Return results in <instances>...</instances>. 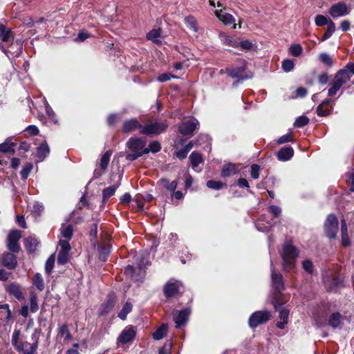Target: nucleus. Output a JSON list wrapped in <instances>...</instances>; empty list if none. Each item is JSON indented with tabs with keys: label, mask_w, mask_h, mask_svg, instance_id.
Returning <instances> with one entry per match:
<instances>
[{
	"label": "nucleus",
	"mask_w": 354,
	"mask_h": 354,
	"mask_svg": "<svg viewBox=\"0 0 354 354\" xmlns=\"http://www.w3.org/2000/svg\"><path fill=\"white\" fill-rule=\"evenodd\" d=\"M302 268L308 274H313L314 273V265L311 260L305 259L301 262Z\"/></svg>",
	"instance_id": "nucleus-49"
},
{
	"label": "nucleus",
	"mask_w": 354,
	"mask_h": 354,
	"mask_svg": "<svg viewBox=\"0 0 354 354\" xmlns=\"http://www.w3.org/2000/svg\"><path fill=\"white\" fill-rule=\"evenodd\" d=\"M294 156V149L292 147H282L277 154V158L281 161H288Z\"/></svg>",
	"instance_id": "nucleus-23"
},
{
	"label": "nucleus",
	"mask_w": 354,
	"mask_h": 354,
	"mask_svg": "<svg viewBox=\"0 0 354 354\" xmlns=\"http://www.w3.org/2000/svg\"><path fill=\"white\" fill-rule=\"evenodd\" d=\"M126 147L130 152L125 153V158L133 162L145 155L146 142L139 137H131L126 142Z\"/></svg>",
	"instance_id": "nucleus-2"
},
{
	"label": "nucleus",
	"mask_w": 354,
	"mask_h": 354,
	"mask_svg": "<svg viewBox=\"0 0 354 354\" xmlns=\"http://www.w3.org/2000/svg\"><path fill=\"white\" fill-rule=\"evenodd\" d=\"M341 236H342V245L347 248L351 245V241L348 233L347 223L345 219L341 220Z\"/></svg>",
	"instance_id": "nucleus-25"
},
{
	"label": "nucleus",
	"mask_w": 354,
	"mask_h": 354,
	"mask_svg": "<svg viewBox=\"0 0 354 354\" xmlns=\"http://www.w3.org/2000/svg\"><path fill=\"white\" fill-rule=\"evenodd\" d=\"M349 13L350 9L344 2H339L333 4L328 10V14L335 19L344 17Z\"/></svg>",
	"instance_id": "nucleus-13"
},
{
	"label": "nucleus",
	"mask_w": 354,
	"mask_h": 354,
	"mask_svg": "<svg viewBox=\"0 0 354 354\" xmlns=\"http://www.w3.org/2000/svg\"><path fill=\"white\" fill-rule=\"evenodd\" d=\"M189 160L193 169L197 167L203 161L201 153L196 151L192 152Z\"/></svg>",
	"instance_id": "nucleus-33"
},
{
	"label": "nucleus",
	"mask_w": 354,
	"mask_h": 354,
	"mask_svg": "<svg viewBox=\"0 0 354 354\" xmlns=\"http://www.w3.org/2000/svg\"><path fill=\"white\" fill-rule=\"evenodd\" d=\"M69 252L59 251L57 255V263L65 265L69 261Z\"/></svg>",
	"instance_id": "nucleus-50"
},
{
	"label": "nucleus",
	"mask_w": 354,
	"mask_h": 354,
	"mask_svg": "<svg viewBox=\"0 0 354 354\" xmlns=\"http://www.w3.org/2000/svg\"><path fill=\"white\" fill-rule=\"evenodd\" d=\"M246 68L247 62L245 60H243V64L241 66H230L225 68V73L231 78L237 79L236 82H240L251 79L253 76L251 72L246 73Z\"/></svg>",
	"instance_id": "nucleus-4"
},
{
	"label": "nucleus",
	"mask_w": 354,
	"mask_h": 354,
	"mask_svg": "<svg viewBox=\"0 0 354 354\" xmlns=\"http://www.w3.org/2000/svg\"><path fill=\"white\" fill-rule=\"evenodd\" d=\"M208 188L214 190H221L227 187V184L219 180H209L206 183Z\"/></svg>",
	"instance_id": "nucleus-37"
},
{
	"label": "nucleus",
	"mask_w": 354,
	"mask_h": 354,
	"mask_svg": "<svg viewBox=\"0 0 354 354\" xmlns=\"http://www.w3.org/2000/svg\"><path fill=\"white\" fill-rule=\"evenodd\" d=\"M309 118L306 115H301L298 117L295 123L294 126L297 128H301L307 125L309 123Z\"/></svg>",
	"instance_id": "nucleus-51"
},
{
	"label": "nucleus",
	"mask_w": 354,
	"mask_h": 354,
	"mask_svg": "<svg viewBox=\"0 0 354 354\" xmlns=\"http://www.w3.org/2000/svg\"><path fill=\"white\" fill-rule=\"evenodd\" d=\"M6 290L9 295L14 296L17 300L22 301L24 299V294L19 284L11 283L7 286Z\"/></svg>",
	"instance_id": "nucleus-22"
},
{
	"label": "nucleus",
	"mask_w": 354,
	"mask_h": 354,
	"mask_svg": "<svg viewBox=\"0 0 354 354\" xmlns=\"http://www.w3.org/2000/svg\"><path fill=\"white\" fill-rule=\"evenodd\" d=\"M16 145V143L12 142H8L7 140L4 142L0 144V153H15V150L14 147Z\"/></svg>",
	"instance_id": "nucleus-38"
},
{
	"label": "nucleus",
	"mask_w": 354,
	"mask_h": 354,
	"mask_svg": "<svg viewBox=\"0 0 354 354\" xmlns=\"http://www.w3.org/2000/svg\"><path fill=\"white\" fill-rule=\"evenodd\" d=\"M116 301V296L114 292H109L106 300L102 303L98 310L99 316H105L109 314L113 308Z\"/></svg>",
	"instance_id": "nucleus-12"
},
{
	"label": "nucleus",
	"mask_w": 354,
	"mask_h": 354,
	"mask_svg": "<svg viewBox=\"0 0 354 354\" xmlns=\"http://www.w3.org/2000/svg\"><path fill=\"white\" fill-rule=\"evenodd\" d=\"M38 309L37 297L36 295H31L30 299V310L32 313H35Z\"/></svg>",
	"instance_id": "nucleus-63"
},
{
	"label": "nucleus",
	"mask_w": 354,
	"mask_h": 354,
	"mask_svg": "<svg viewBox=\"0 0 354 354\" xmlns=\"http://www.w3.org/2000/svg\"><path fill=\"white\" fill-rule=\"evenodd\" d=\"M167 325L165 324H162L160 327H158L155 332L153 333V338L155 340H160L162 339L167 334Z\"/></svg>",
	"instance_id": "nucleus-34"
},
{
	"label": "nucleus",
	"mask_w": 354,
	"mask_h": 354,
	"mask_svg": "<svg viewBox=\"0 0 354 354\" xmlns=\"http://www.w3.org/2000/svg\"><path fill=\"white\" fill-rule=\"evenodd\" d=\"M335 31V24L331 20L330 22L327 24V29L324 35L321 38L320 41H324L325 40H327L329 39L334 32Z\"/></svg>",
	"instance_id": "nucleus-44"
},
{
	"label": "nucleus",
	"mask_w": 354,
	"mask_h": 354,
	"mask_svg": "<svg viewBox=\"0 0 354 354\" xmlns=\"http://www.w3.org/2000/svg\"><path fill=\"white\" fill-rule=\"evenodd\" d=\"M253 44L248 39L240 41L239 40L238 48L240 47L241 49L245 50H250L252 48Z\"/></svg>",
	"instance_id": "nucleus-62"
},
{
	"label": "nucleus",
	"mask_w": 354,
	"mask_h": 354,
	"mask_svg": "<svg viewBox=\"0 0 354 354\" xmlns=\"http://www.w3.org/2000/svg\"><path fill=\"white\" fill-rule=\"evenodd\" d=\"M161 181L163 183L164 187L171 193L176 191L178 184L177 180H174L171 182H169V180L167 178H162Z\"/></svg>",
	"instance_id": "nucleus-46"
},
{
	"label": "nucleus",
	"mask_w": 354,
	"mask_h": 354,
	"mask_svg": "<svg viewBox=\"0 0 354 354\" xmlns=\"http://www.w3.org/2000/svg\"><path fill=\"white\" fill-rule=\"evenodd\" d=\"M50 148L46 141L42 142L37 148V157L40 160L42 161L44 158L49 154Z\"/></svg>",
	"instance_id": "nucleus-28"
},
{
	"label": "nucleus",
	"mask_w": 354,
	"mask_h": 354,
	"mask_svg": "<svg viewBox=\"0 0 354 354\" xmlns=\"http://www.w3.org/2000/svg\"><path fill=\"white\" fill-rule=\"evenodd\" d=\"M271 281L274 291H283L285 290L283 275L280 272H277L274 268L272 270Z\"/></svg>",
	"instance_id": "nucleus-18"
},
{
	"label": "nucleus",
	"mask_w": 354,
	"mask_h": 354,
	"mask_svg": "<svg viewBox=\"0 0 354 354\" xmlns=\"http://www.w3.org/2000/svg\"><path fill=\"white\" fill-rule=\"evenodd\" d=\"M342 315L339 312L333 313L328 319V324L333 328L338 327L341 322Z\"/></svg>",
	"instance_id": "nucleus-36"
},
{
	"label": "nucleus",
	"mask_w": 354,
	"mask_h": 354,
	"mask_svg": "<svg viewBox=\"0 0 354 354\" xmlns=\"http://www.w3.org/2000/svg\"><path fill=\"white\" fill-rule=\"evenodd\" d=\"M13 38V32L11 29H8L2 24H0V39L3 42L10 41Z\"/></svg>",
	"instance_id": "nucleus-30"
},
{
	"label": "nucleus",
	"mask_w": 354,
	"mask_h": 354,
	"mask_svg": "<svg viewBox=\"0 0 354 354\" xmlns=\"http://www.w3.org/2000/svg\"><path fill=\"white\" fill-rule=\"evenodd\" d=\"M319 60L325 66L330 68L333 66L334 62L331 56L326 53H322L319 55Z\"/></svg>",
	"instance_id": "nucleus-43"
},
{
	"label": "nucleus",
	"mask_w": 354,
	"mask_h": 354,
	"mask_svg": "<svg viewBox=\"0 0 354 354\" xmlns=\"http://www.w3.org/2000/svg\"><path fill=\"white\" fill-rule=\"evenodd\" d=\"M58 335L60 337H64L65 340L70 341L72 339V335L68 329V325L66 324H62L59 328Z\"/></svg>",
	"instance_id": "nucleus-40"
},
{
	"label": "nucleus",
	"mask_w": 354,
	"mask_h": 354,
	"mask_svg": "<svg viewBox=\"0 0 354 354\" xmlns=\"http://www.w3.org/2000/svg\"><path fill=\"white\" fill-rule=\"evenodd\" d=\"M32 283L39 291L44 290V282L43 277L40 273H36L32 279Z\"/></svg>",
	"instance_id": "nucleus-41"
},
{
	"label": "nucleus",
	"mask_w": 354,
	"mask_h": 354,
	"mask_svg": "<svg viewBox=\"0 0 354 354\" xmlns=\"http://www.w3.org/2000/svg\"><path fill=\"white\" fill-rule=\"evenodd\" d=\"M184 22L189 29L193 30L194 32H198V27L196 18L192 15H189L184 19Z\"/></svg>",
	"instance_id": "nucleus-32"
},
{
	"label": "nucleus",
	"mask_w": 354,
	"mask_h": 354,
	"mask_svg": "<svg viewBox=\"0 0 354 354\" xmlns=\"http://www.w3.org/2000/svg\"><path fill=\"white\" fill-rule=\"evenodd\" d=\"M330 21H331L330 19L322 15H317L315 19V23L317 26H323L327 25Z\"/></svg>",
	"instance_id": "nucleus-52"
},
{
	"label": "nucleus",
	"mask_w": 354,
	"mask_h": 354,
	"mask_svg": "<svg viewBox=\"0 0 354 354\" xmlns=\"http://www.w3.org/2000/svg\"><path fill=\"white\" fill-rule=\"evenodd\" d=\"M294 142L292 132H289L287 134L279 137L277 140V143L279 145H282V144H284L286 142Z\"/></svg>",
	"instance_id": "nucleus-54"
},
{
	"label": "nucleus",
	"mask_w": 354,
	"mask_h": 354,
	"mask_svg": "<svg viewBox=\"0 0 354 354\" xmlns=\"http://www.w3.org/2000/svg\"><path fill=\"white\" fill-rule=\"evenodd\" d=\"M90 241L91 244L95 245L97 237V223H93L89 232Z\"/></svg>",
	"instance_id": "nucleus-48"
},
{
	"label": "nucleus",
	"mask_w": 354,
	"mask_h": 354,
	"mask_svg": "<svg viewBox=\"0 0 354 354\" xmlns=\"http://www.w3.org/2000/svg\"><path fill=\"white\" fill-rule=\"evenodd\" d=\"M119 187V185H113L108 187L104 188L102 190V203L105 204L107 200L113 196L115 193L116 189Z\"/></svg>",
	"instance_id": "nucleus-31"
},
{
	"label": "nucleus",
	"mask_w": 354,
	"mask_h": 354,
	"mask_svg": "<svg viewBox=\"0 0 354 354\" xmlns=\"http://www.w3.org/2000/svg\"><path fill=\"white\" fill-rule=\"evenodd\" d=\"M171 348L172 342L168 340L159 348L158 354H171Z\"/></svg>",
	"instance_id": "nucleus-60"
},
{
	"label": "nucleus",
	"mask_w": 354,
	"mask_h": 354,
	"mask_svg": "<svg viewBox=\"0 0 354 354\" xmlns=\"http://www.w3.org/2000/svg\"><path fill=\"white\" fill-rule=\"evenodd\" d=\"M120 118V115L118 113L109 114L106 119V124L109 127H113L115 126Z\"/></svg>",
	"instance_id": "nucleus-56"
},
{
	"label": "nucleus",
	"mask_w": 354,
	"mask_h": 354,
	"mask_svg": "<svg viewBox=\"0 0 354 354\" xmlns=\"http://www.w3.org/2000/svg\"><path fill=\"white\" fill-rule=\"evenodd\" d=\"M20 239L21 233L19 230H11L7 237L6 246L8 250L11 252L19 253L21 250V246L19 243Z\"/></svg>",
	"instance_id": "nucleus-10"
},
{
	"label": "nucleus",
	"mask_w": 354,
	"mask_h": 354,
	"mask_svg": "<svg viewBox=\"0 0 354 354\" xmlns=\"http://www.w3.org/2000/svg\"><path fill=\"white\" fill-rule=\"evenodd\" d=\"M198 125V122L197 121H185L179 125L178 131L183 136H192Z\"/></svg>",
	"instance_id": "nucleus-17"
},
{
	"label": "nucleus",
	"mask_w": 354,
	"mask_h": 354,
	"mask_svg": "<svg viewBox=\"0 0 354 354\" xmlns=\"http://www.w3.org/2000/svg\"><path fill=\"white\" fill-rule=\"evenodd\" d=\"M215 15L225 25H230L235 21L234 17L231 14L227 13L223 10H216Z\"/></svg>",
	"instance_id": "nucleus-26"
},
{
	"label": "nucleus",
	"mask_w": 354,
	"mask_h": 354,
	"mask_svg": "<svg viewBox=\"0 0 354 354\" xmlns=\"http://www.w3.org/2000/svg\"><path fill=\"white\" fill-rule=\"evenodd\" d=\"M32 169L31 163H26L22 168L20 174L22 180H26Z\"/></svg>",
	"instance_id": "nucleus-55"
},
{
	"label": "nucleus",
	"mask_w": 354,
	"mask_h": 354,
	"mask_svg": "<svg viewBox=\"0 0 354 354\" xmlns=\"http://www.w3.org/2000/svg\"><path fill=\"white\" fill-rule=\"evenodd\" d=\"M290 53L294 57H299L303 52L302 46L297 44L291 45L289 48Z\"/></svg>",
	"instance_id": "nucleus-53"
},
{
	"label": "nucleus",
	"mask_w": 354,
	"mask_h": 354,
	"mask_svg": "<svg viewBox=\"0 0 354 354\" xmlns=\"http://www.w3.org/2000/svg\"><path fill=\"white\" fill-rule=\"evenodd\" d=\"M271 301L275 310L280 308L285 304L283 291H274Z\"/></svg>",
	"instance_id": "nucleus-27"
},
{
	"label": "nucleus",
	"mask_w": 354,
	"mask_h": 354,
	"mask_svg": "<svg viewBox=\"0 0 354 354\" xmlns=\"http://www.w3.org/2000/svg\"><path fill=\"white\" fill-rule=\"evenodd\" d=\"M111 155L112 151L111 150H108L102 156L100 163V166L102 169L105 170L107 168Z\"/></svg>",
	"instance_id": "nucleus-45"
},
{
	"label": "nucleus",
	"mask_w": 354,
	"mask_h": 354,
	"mask_svg": "<svg viewBox=\"0 0 354 354\" xmlns=\"http://www.w3.org/2000/svg\"><path fill=\"white\" fill-rule=\"evenodd\" d=\"M45 109L48 120L54 124H59L56 113L48 103L46 104Z\"/></svg>",
	"instance_id": "nucleus-39"
},
{
	"label": "nucleus",
	"mask_w": 354,
	"mask_h": 354,
	"mask_svg": "<svg viewBox=\"0 0 354 354\" xmlns=\"http://www.w3.org/2000/svg\"><path fill=\"white\" fill-rule=\"evenodd\" d=\"M281 66L285 72H290L293 70L295 64L292 59H286L282 62Z\"/></svg>",
	"instance_id": "nucleus-58"
},
{
	"label": "nucleus",
	"mask_w": 354,
	"mask_h": 354,
	"mask_svg": "<svg viewBox=\"0 0 354 354\" xmlns=\"http://www.w3.org/2000/svg\"><path fill=\"white\" fill-rule=\"evenodd\" d=\"M168 127L169 124L167 120L150 122L143 125L139 133L141 135L152 136L165 132Z\"/></svg>",
	"instance_id": "nucleus-3"
},
{
	"label": "nucleus",
	"mask_w": 354,
	"mask_h": 354,
	"mask_svg": "<svg viewBox=\"0 0 354 354\" xmlns=\"http://www.w3.org/2000/svg\"><path fill=\"white\" fill-rule=\"evenodd\" d=\"M191 313L190 308H185L183 310L177 311L174 315L173 319L176 324V328H180L184 326L188 321L189 317Z\"/></svg>",
	"instance_id": "nucleus-15"
},
{
	"label": "nucleus",
	"mask_w": 354,
	"mask_h": 354,
	"mask_svg": "<svg viewBox=\"0 0 354 354\" xmlns=\"http://www.w3.org/2000/svg\"><path fill=\"white\" fill-rule=\"evenodd\" d=\"M343 279L338 275L333 277L329 285V290L332 291L335 289L343 286Z\"/></svg>",
	"instance_id": "nucleus-47"
},
{
	"label": "nucleus",
	"mask_w": 354,
	"mask_h": 354,
	"mask_svg": "<svg viewBox=\"0 0 354 354\" xmlns=\"http://www.w3.org/2000/svg\"><path fill=\"white\" fill-rule=\"evenodd\" d=\"M62 235L64 238L71 240L73 235V227L72 225H68L64 229L62 230Z\"/></svg>",
	"instance_id": "nucleus-57"
},
{
	"label": "nucleus",
	"mask_w": 354,
	"mask_h": 354,
	"mask_svg": "<svg viewBox=\"0 0 354 354\" xmlns=\"http://www.w3.org/2000/svg\"><path fill=\"white\" fill-rule=\"evenodd\" d=\"M136 330L135 326L129 325L126 326L117 339V343L125 344L131 342L134 340L136 336Z\"/></svg>",
	"instance_id": "nucleus-11"
},
{
	"label": "nucleus",
	"mask_w": 354,
	"mask_h": 354,
	"mask_svg": "<svg viewBox=\"0 0 354 354\" xmlns=\"http://www.w3.org/2000/svg\"><path fill=\"white\" fill-rule=\"evenodd\" d=\"M339 230V222L337 216L333 214H329L324 223V232L325 236L330 240H334L337 238Z\"/></svg>",
	"instance_id": "nucleus-5"
},
{
	"label": "nucleus",
	"mask_w": 354,
	"mask_h": 354,
	"mask_svg": "<svg viewBox=\"0 0 354 354\" xmlns=\"http://www.w3.org/2000/svg\"><path fill=\"white\" fill-rule=\"evenodd\" d=\"M39 244V241L32 236H29L24 239V247L28 254H34Z\"/></svg>",
	"instance_id": "nucleus-21"
},
{
	"label": "nucleus",
	"mask_w": 354,
	"mask_h": 354,
	"mask_svg": "<svg viewBox=\"0 0 354 354\" xmlns=\"http://www.w3.org/2000/svg\"><path fill=\"white\" fill-rule=\"evenodd\" d=\"M220 37L223 44L234 48H238L239 38L230 36L226 34H221Z\"/></svg>",
	"instance_id": "nucleus-29"
},
{
	"label": "nucleus",
	"mask_w": 354,
	"mask_h": 354,
	"mask_svg": "<svg viewBox=\"0 0 354 354\" xmlns=\"http://www.w3.org/2000/svg\"><path fill=\"white\" fill-rule=\"evenodd\" d=\"M236 184L241 188H246L248 193L253 194L252 191L250 189V185L247 179L240 178L237 180Z\"/></svg>",
	"instance_id": "nucleus-61"
},
{
	"label": "nucleus",
	"mask_w": 354,
	"mask_h": 354,
	"mask_svg": "<svg viewBox=\"0 0 354 354\" xmlns=\"http://www.w3.org/2000/svg\"><path fill=\"white\" fill-rule=\"evenodd\" d=\"M350 80L351 76L346 71H338L333 79L332 86L328 89V96H334L339 88Z\"/></svg>",
	"instance_id": "nucleus-6"
},
{
	"label": "nucleus",
	"mask_w": 354,
	"mask_h": 354,
	"mask_svg": "<svg viewBox=\"0 0 354 354\" xmlns=\"http://www.w3.org/2000/svg\"><path fill=\"white\" fill-rule=\"evenodd\" d=\"M333 100L325 99L316 109V113L319 117H326L329 115L333 111Z\"/></svg>",
	"instance_id": "nucleus-19"
},
{
	"label": "nucleus",
	"mask_w": 354,
	"mask_h": 354,
	"mask_svg": "<svg viewBox=\"0 0 354 354\" xmlns=\"http://www.w3.org/2000/svg\"><path fill=\"white\" fill-rule=\"evenodd\" d=\"M162 149L160 142L158 140H153L149 142L148 147L145 148V155L149 153H156L160 151Z\"/></svg>",
	"instance_id": "nucleus-35"
},
{
	"label": "nucleus",
	"mask_w": 354,
	"mask_h": 354,
	"mask_svg": "<svg viewBox=\"0 0 354 354\" xmlns=\"http://www.w3.org/2000/svg\"><path fill=\"white\" fill-rule=\"evenodd\" d=\"M55 259L53 256L48 258L45 263V271L48 274H50L54 268Z\"/></svg>",
	"instance_id": "nucleus-59"
},
{
	"label": "nucleus",
	"mask_w": 354,
	"mask_h": 354,
	"mask_svg": "<svg viewBox=\"0 0 354 354\" xmlns=\"http://www.w3.org/2000/svg\"><path fill=\"white\" fill-rule=\"evenodd\" d=\"M132 308V304L130 302H126L122 306V310L118 313V317L122 320H125L127 315L131 312Z\"/></svg>",
	"instance_id": "nucleus-42"
},
{
	"label": "nucleus",
	"mask_w": 354,
	"mask_h": 354,
	"mask_svg": "<svg viewBox=\"0 0 354 354\" xmlns=\"http://www.w3.org/2000/svg\"><path fill=\"white\" fill-rule=\"evenodd\" d=\"M98 259L101 261H106L111 252V245L109 240L104 244L100 245L97 248Z\"/></svg>",
	"instance_id": "nucleus-20"
},
{
	"label": "nucleus",
	"mask_w": 354,
	"mask_h": 354,
	"mask_svg": "<svg viewBox=\"0 0 354 354\" xmlns=\"http://www.w3.org/2000/svg\"><path fill=\"white\" fill-rule=\"evenodd\" d=\"M183 287L181 281L178 280H169L163 286V294L167 299L174 297L176 296H182L180 288Z\"/></svg>",
	"instance_id": "nucleus-8"
},
{
	"label": "nucleus",
	"mask_w": 354,
	"mask_h": 354,
	"mask_svg": "<svg viewBox=\"0 0 354 354\" xmlns=\"http://www.w3.org/2000/svg\"><path fill=\"white\" fill-rule=\"evenodd\" d=\"M1 263L8 270H15L18 265L17 256L10 251L5 252L2 254Z\"/></svg>",
	"instance_id": "nucleus-14"
},
{
	"label": "nucleus",
	"mask_w": 354,
	"mask_h": 354,
	"mask_svg": "<svg viewBox=\"0 0 354 354\" xmlns=\"http://www.w3.org/2000/svg\"><path fill=\"white\" fill-rule=\"evenodd\" d=\"M299 254V251L293 245L291 240L285 242L282 247V251L280 252L282 266L285 272H289L295 268Z\"/></svg>",
	"instance_id": "nucleus-1"
},
{
	"label": "nucleus",
	"mask_w": 354,
	"mask_h": 354,
	"mask_svg": "<svg viewBox=\"0 0 354 354\" xmlns=\"http://www.w3.org/2000/svg\"><path fill=\"white\" fill-rule=\"evenodd\" d=\"M271 317V313L267 310L254 312L249 317L248 325L251 328H255L259 325L268 322Z\"/></svg>",
	"instance_id": "nucleus-7"
},
{
	"label": "nucleus",
	"mask_w": 354,
	"mask_h": 354,
	"mask_svg": "<svg viewBox=\"0 0 354 354\" xmlns=\"http://www.w3.org/2000/svg\"><path fill=\"white\" fill-rule=\"evenodd\" d=\"M238 169L235 164L234 163H227L225 164L223 166V168L221 171V176L222 178H227L232 176H234L238 173Z\"/></svg>",
	"instance_id": "nucleus-24"
},
{
	"label": "nucleus",
	"mask_w": 354,
	"mask_h": 354,
	"mask_svg": "<svg viewBox=\"0 0 354 354\" xmlns=\"http://www.w3.org/2000/svg\"><path fill=\"white\" fill-rule=\"evenodd\" d=\"M142 127L143 125L139 122V120L136 118H133L123 122L122 131L125 134H128L138 129L141 131Z\"/></svg>",
	"instance_id": "nucleus-16"
},
{
	"label": "nucleus",
	"mask_w": 354,
	"mask_h": 354,
	"mask_svg": "<svg viewBox=\"0 0 354 354\" xmlns=\"http://www.w3.org/2000/svg\"><path fill=\"white\" fill-rule=\"evenodd\" d=\"M32 343L28 342H21L15 348L18 352H23L24 354H37L36 351L38 347L39 337L36 333L31 336Z\"/></svg>",
	"instance_id": "nucleus-9"
},
{
	"label": "nucleus",
	"mask_w": 354,
	"mask_h": 354,
	"mask_svg": "<svg viewBox=\"0 0 354 354\" xmlns=\"http://www.w3.org/2000/svg\"><path fill=\"white\" fill-rule=\"evenodd\" d=\"M136 268L132 266V265H127L125 268H124V274L127 276V277H129L131 279H134V274L136 273Z\"/></svg>",
	"instance_id": "nucleus-64"
}]
</instances>
